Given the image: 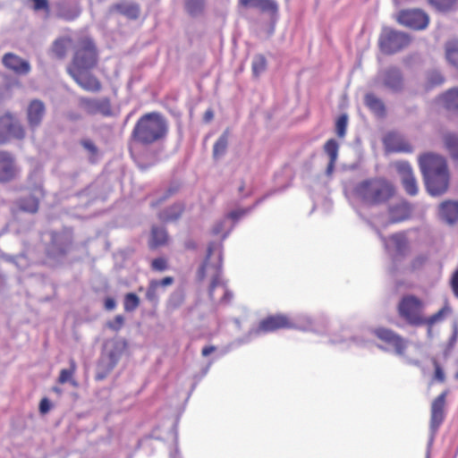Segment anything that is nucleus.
I'll use <instances>...</instances> for the list:
<instances>
[{
	"label": "nucleus",
	"mask_w": 458,
	"mask_h": 458,
	"mask_svg": "<svg viewBox=\"0 0 458 458\" xmlns=\"http://www.w3.org/2000/svg\"><path fill=\"white\" fill-rule=\"evenodd\" d=\"M222 244L216 243V242H209L207 250V256L200 265L197 272V278L199 281L205 279L207 270H212V279L208 288L209 298L215 300V291L220 289L222 291V297L220 302L228 304L233 298V293L227 289L225 281L222 278Z\"/></svg>",
	"instance_id": "1"
},
{
	"label": "nucleus",
	"mask_w": 458,
	"mask_h": 458,
	"mask_svg": "<svg viewBox=\"0 0 458 458\" xmlns=\"http://www.w3.org/2000/svg\"><path fill=\"white\" fill-rule=\"evenodd\" d=\"M394 185L383 177H372L357 182L351 191V197L366 208L387 202L394 195Z\"/></svg>",
	"instance_id": "2"
},
{
	"label": "nucleus",
	"mask_w": 458,
	"mask_h": 458,
	"mask_svg": "<svg viewBox=\"0 0 458 458\" xmlns=\"http://www.w3.org/2000/svg\"><path fill=\"white\" fill-rule=\"evenodd\" d=\"M167 131L168 124L164 115L151 112L138 119L131 131V140L140 145H149L165 139Z\"/></svg>",
	"instance_id": "3"
},
{
	"label": "nucleus",
	"mask_w": 458,
	"mask_h": 458,
	"mask_svg": "<svg viewBox=\"0 0 458 458\" xmlns=\"http://www.w3.org/2000/svg\"><path fill=\"white\" fill-rule=\"evenodd\" d=\"M355 210L358 216L361 219L365 220L368 225L375 230L380 238L387 254L390 256L392 260V265L389 268L390 273L393 275L397 273L401 269V264L410 250V245L406 234L404 233H396L390 235L389 237H386L377 227L372 225V223L368 218L363 216L359 208H355Z\"/></svg>",
	"instance_id": "4"
},
{
	"label": "nucleus",
	"mask_w": 458,
	"mask_h": 458,
	"mask_svg": "<svg viewBox=\"0 0 458 458\" xmlns=\"http://www.w3.org/2000/svg\"><path fill=\"white\" fill-rule=\"evenodd\" d=\"M281 328H288L287 316L282 314L269 316L262 319L257 327H251L247 334L231 343L223 353H227L232 348L248 344L264 334L271 333Z\"/></svg>",
	"instance_id": "5"
},
{
	"label": "nucleus",
	"mask_w": 458,
	"mask_h": 458,
	"mask_svg": "<svg viewBox=\"0 0 458 458\" xmlns=\"http://www.w3.org/2000/svg\"><path fill=\"white\" fill-rule=\"evenodd\" d=\"M273 192H268L266 195L259 198L253 205L231 210L227 212L221 219L217 220L212 229L211 233L213 235H221V243L225 241L233 230L236 224L243 217L250 214L259 205H260L266 199L271 196Z\"/></svg>",
	"instance_id": "6"
},
{
	"label": "nucleus",
	"mask_w": 458,
	"mask_h": 458,
	"mask_svg": "<svg viewBox=\"0 0 458 458\" xmlns=\"http://www.w3.org/2000/svg\"><path fill=\"white\" fill-rule=\"evenodd\" d=\"M46 242L47 256L55 261L63 259L71 250L72 242V233L71 230L64 229L62 231H49L43 234Z\"/></svg>",
	"instance_id": "7"
},
{
	"label": "nucleus",
	"mask_w": 458,
	"mask_h": 458,
	"mask_svg": "<svg viewBox=\"0 0 458 458\" xmlns=\"http://www.w3.org/2000/svg\"><path fill=\"white\" fill-rule=\"evenodd\" d=\"M423 302L420 298L412 294H406L401 298L397 306V312L408 326L412 327H421L425 324L423 316Z\"/></svg>",
	"instance_id": "8"
},
{
	"label": "nucleus",
	"mask_w": 458,
	"mask_h": 458,
	"mask_svg": "<svg viewBox=\"0 0 458 458\" xmlns=\"http://www.w3.org/2000/svg\"><path fill=\"white\" fill-rule=\"evenodd\" d=\"M98 63V53L94 42L90 38L80 41L75 49L72 64L67 72L90 71Z\"/></svg>",
	"instance_id": "9"
},
{
	"label": "nucleus",
	"mask_w": 458,
	"mask_h": 458,
	"mask_svg": "<svg viewBox=\"0 0 458 458\" xmlns=\"http://www.w3.org/2000/svg\"><path fill=\"white\" fill-rule=\"evenodd\" d=\"M330 326L329 318L321 314L312 318L306 313H297L292 317H287L288 328H294L302 331H313L319 335L327 334Z\"/></svg>",
	"instance_id": "10"
},
{
	"label": "nucleus",
	"mask_w": 458,
	"mask_h": 458,
	"mask_svg": "<svg viewBox=\"0 0 458 458\" xmlns=\"http://www.w3.org/2000/svg\"><path fill=\"white\" fill-rule=\"evenodd\" d=\"M411 41L408 33L386 27L379 35L378 45L383 54L393 55L408 47Z\"/></svg>",
	"instance_id": "11"
},
{
	"label": "nucleus",
	"mask_w": 458,
	"mask_h": 458,
	"mask_svg": "<svg viewBox=\"0 0 458 458\" xmlns=\"http://www.w3.org/2000/svg\"><path fill=\"white\" fill-rule=\"evenodd\" d=\"M372 333L380 341L386 344V347L379 346L384 351H391L397 356H404V352L408 347V341L393 331L386 327H377L372 330Z\"/></svg>",
	"instance_id": "12"
},
{
	"label": "nucleus",
	"mask_w": 458,
	"mask_h": 458,
	"mask_svg": "<svg viewBox=\"0 0 458 458\" xmlns=\"http://www.w3.org/2000/svg\"><path fill=\"white\" fill-rule=\"evenodd\" d=\"M375 81L393 93H400L404 89L403 73L394 65L379 70Z\"/></svg>",
	"instance_id": "13"
},
{
	"label": "nucleus",
	"mask_w": 458,
	"mask_h": 458,
	"mask_svg": "<svg viewBox=\"0 0 458 458\" xmlns=\"http://www.w3.org/2000/svg\"><path fill=\"white\" fill-rule=\"evenodd\" d=\"M446 394V392H443L433 401L431 405V417L429 426L430 434L427 445L426 458H429L430 449L433 445L436 434L437 433L439 427L441 426L445 420L444 407Z\"/></svg>",
	"instance_id": "14"
},
{
	"label": "nucleus",
	"mask_w": 458,
	"mask_h": 458,
	"mask_svg": "<svg viewBox=\"0 0 458 458\" xmlns=\"http://www.w3.org/2000/svg\"><path fill=\"white\" fill-rule=\"evenodd\" d=\"M396 20L401 25L413 30H425L429 23L428 15L420 9L401 10L396 16Z\"/></svg>",
	"instance_id": "15"
},
{
	"label": "nucleus",
	"mask_w": 458,
	"mask_h": 458,
	"mask_svg": "<svg viewBox=\"0 0 458 458\" xmlns=\"http://www.w3.org/2000/svg\"><path fill=\"white\" fill-rule=\"evenodd\" d=\"M418 161L423 177L448 170L445 158L436 153H424L419 157Z\"/></svg>",
	"instance_id": "16"
},
{
	"label": "nucleus",
	"mask_w": 458,
	"mask_h": 458,
	"mask_svg": "<svg viewBox=\"0 0 458 458\" xmlns=\"http://www.w3.org/2000/svg\"><path fill=\"white\" fill-rule=\"evenodd\" d=\"M80 107L89 115L100 114L109 117L113 114L111 102L108 98L82 97L79 99Z\"/></svg>",
	"instance_id": "17"
},
{
	"label": "nucleus",
	"mask_w": 458,
	"mask_h": 458,
	"mask_svg": "<svg viewBox=\"0 0 458 458\" xmlns=\"http://www.w3.org/2000/svg\"><path fill=\"white\" fill-rule=\"evenodd\" d=\"M23 127L10 114L0 117V145L6 143L11 138L23 139Z\"/></svg>",
	"instance_id": "18"
},
{
	"label": "nucleus",
	"mask_w": 458,
	"mask_h": 458,
	"mask_svg": "<svg viewBox=\"0 0 458 458\" xmlns=\"http://www.w3.org/2000/svg\"><path fill=\"white\" fill-rule=\"evenodd\" d=\"M425 187L429 195L437 197L444 194L449 186L448 170L423 177Z\"/></svg>",
	"instance_id": "19"
},
{
	"label": "nucleus",
	"mask_w": 458,
	"mask_h": 458,
	"mask_svg": "<svg viewBox=\"0 0 458 458\" xmlns=\"http://www.w3.org/2000/svg\"><path fill=\"white\" fill-rule=\"evenodd\" d=\"M395 167L401 176L405 192L410 196L417 195L419 187L411 164L407 161H400L396 163Z\"/></svg>",
	"instance_id": "20"
},
{
	"label": "nucleus",
	"mask_w": 458,
	"mask_h": 458,
	"mask_svg": "<svg viewBox=\"0 0 458 458\" xmlns=\"http://www.w3.org/2000/svg\"><path fill=\"white\" fill-rule=\"evenodd\" d=\"M386 149L394 153H412L413 147L404 137L395 131L386 133L383 139Z\"/></svg>",
	"instance_id": "21"
},
{
	"label": "nucleus",
	"mask_w": 458,
	"mask_h": 458,
	"mask_svg": "<svg viewBox=\"0 0 458 458\" xmlns=\"http://www.w3.org/2000/svg\"><path fill=\"white\" fill-rule=\"evenodd\" d=\"M70 76L84 90L88 92H99L102 89L101 82L89 71L69 72Z\"/></svg>",
	"instance_id": "22"
},
{
	"label": "nucleus",
	"mask_w": 458,
	"mask_h": 458,
	"mask_svg": "<svg viewBox=\"0 0 458 458\" xmlns=\"http://www.w3.org/2000/svg\"><path fill=\"white\" fill-rule=\"evenodd\" d=\"M43 197L44 191L41 186H38L29 195L17 199L16 205L21 211L34 214L38 211L39 200Z\"/></svg>",
	"instance_id": "23"
},
{
	"label": "nucleus",
	"mask_w": 458,
	"mask_h": 458,
	"mask_svg": "<svg viewBox=\"0 0 458 458\" xmlns=\"http://www.w3.org/2000/svg\"><path fill=\"white\" fill-rule=\"evenodd\" d=\"M18 168L13 156L6 151H0V182H5L15 178Z\"/></svg>",
	"instance_id": "24"
},
{
	"label": "nucleus",
	"mask_w": 458,
	"mask_h": 458,
	"mask_svg": "<svg viewBox=\"0 0 458 458\" xmlns=\"http://www.w3.org/2000/svg\"><path fill=\"white\" fill-rule=\"evenodd\" d=\"M2 63L6 68L19 75H26L31 70L30 64L27 60L13 53H6L2 58Z\"/></svg>",
	"instance_id": "25"
},
{
	"label": "nucleus",
	"mask_w": 458,
	"mask_h": 458,
	"mask_svg": "<svg viewBox=\"0 0 458 458\" xmlns=\"http://www.w3.org/2000/svg\"><path fill=\"white\" fill-rule=\"evenodd\" d=\"M439 219L449 225H453L458 222V200H445L443 201L437 210Z\"/></svg>",
	"instance_id": "26"
},
{
	"label": "nucleus",
	"mask_w": 458,
	"mask_h": 458,
	"mask_svg": "<svg viewBox=\"0 0 458 458\" xmlns=\"http://www.w3.org/2000/svg\"><path fill=\"white\" fill-rule=\"evenodd\" d=\"M46 113V107L41 100H32L27 108V119L30 128L34 131L41 123Z\"/></svg>",
	"instance_id": "27"
},
{
	"label": "nucleus",
	"mask_w": 458,
	"mask_h": 458,
	"mask_svg": "<svg viewBox=\"0 0 458 458\" xmlns=\"http://www.w3.org/2000/svg\"><path fill=\"white\" fill-rule=\"evenodd\" d=\"M411 208L406 201H401L389 206L388 216L391 224L403 222L409 218Z\"/></svg>",
	"instance_id": "28"
},
{
	"label": "nucleus",
	"mask_w": 458,
	"mask_h": 458,
	"mask_svg": "<svg viewBox=\"0 0 458 458\" xmlns=\"http://www.w3.org/2000/svg\"><path fill=\"white\" fill-rule=\"evenodd\" d=\"M438 103L447 111L458 114V88H453L440 95Z\"/></svg>",
	"instance_id": "29"
},
{
	"label": "nucleus",
	"mask_w": 458,
	"mask_h": 458,
	"mask_svg": "<svg viewBox=\"0 0 458 458\" xmlns=\"http://www.w3.org/2000/svg\"><path fill=\"white\" fill-rule=\"evenodd\" d=\"M185 206L182 202H176L159 212L158 217L162 222L170 223L177 221L184 212Z\"/></svg>",
	"instance_id": "30"
},
{
	"label": "nucleus",
	"mask_w": 458,
	"mask_h": 458,
	"mask_svg": "<svg viewBox=\"0 0 458 458\" xmlns=\"http://www.w3.org/2000/svg\"><path fill=\"white\" fill-rule=\"evenodd\" d=\"M113 9L115 10L120 14L127 17L131 20H136L139 18L140 13V7L137 3L133 2H121L117 3L113 6Z\"/></svg>",
	"instance_id": "31"
},
{
	"label": "nucleus",
	"mask_w": 458,
	"mask_h": 458,
	"mask_svg": "<svg viewBox=\"0 0 458 458\" xmlns=\"http://www.w3.org/2000/svg\"><path fill=\"white\" fill-rule=\"evenodd\" d=\"M56 14L64 21H72L80 16L81 9L77 4L62 3L57 6Z\"/></svg>",
	"instance_id": "32"
},
{
	"label": "nucleus",
	"mask_w": 458,
	"mask_h": 458,
	"mask_svg": "<svg viewBox=\"0 0 458 458\" xmlns=\"http://www.w3.org/2000/svg\"><path fill=\"white\" fill-rule=\"evenodd\" d=\"M119 360V355L115 351H110L106 356H103L99 364L98 369L104 368L105 372L98 371L97 374L98 379H104L108 372H110L117 364Z\"/></svg>",
	"instance_id": "33"
},
{
	"label": "nucleus",
	"mask_w": 458,
	"mask_h": 458,
	"mask_svg": "<svg viewBox=\"0 0 458 458\" xmlns=\"http://www.w3.org/2000/svg\"><path fill=\"white\" fill-rule=\"evenodd\" d=\"M366 106L377 116L384 117L386 115V106L382 99L377 98L373 93H368L365 95Z\"/></svg>",
	"instance_id": "34"
},
{
	"label": "nucleus",
	"mask_w": 458,
	"mask_h": 458,
	"mask_svg": "<svg viewBox=\"0 0 458 458\" xmlns=\"http://www.w3.org/2000/svg\"><path fill=\"white\" fill-rule=\"evenodd\" d=\"M443 141L450 157L458 163V134L447 132L443 136Z\"/></svg>",
	"instance_id": "35"
},
{
	"label": "nucleus",
	"mask_w": 458,
	"mask_h": 458,
	"mask_svg": "<svg viewBox=\"0 0 458 458\" xmlns=\"http://www.w3.org/2000/svg\"><path fill=\"white\" fill-rule=\"evenodd\" d=\"M329 343L331 344H346L350 345L351 343L359 344L357 337L352 336L346 327L341 328L339 333H333L329 336Z\"/></svg>",
	"instance_id": "36"
},
{
	"label": "nucleus",
	"mask_w": 458,
	"mask_h": 458,
	"mask_svg": "<svg viewBox=\"0 0 458 458\" xmlns=\"http://www.w3.org/2000/svg\"><path fill=\"white\" fill-rule=\"evenodd\" d=\"M258 11L268 14L273 23L278 20L279 5L276 0H261Z\"/></svg>",
	"instance_id": "37"
},
{
	"label": "nucleus",
	"mask_w": 458,
	"mask_h": 458,
	"mask_svg": "<svg viewBox=\"0 0 458 458\" xmlns=\"http://www.w3.org/2000/svg\"><path fill=\"white\" fill-rule=\"evenodd\" d=\"M229 131H225L213 146V157L216 160L223 157L228 148Z\"/></svg>",
	"instance_id": "38"
},
{
	"label": "nucleus",
	"mask_w": 458,
	"mask_h": 458,
	"mask_svg": "<svg viewBox=\"0 0 458 458\" xmlns=\"http://www.w3.org/2000/svg\"><path fill=\"white\" fill-rule=\"evenodd\" d=\"M167 232L165 228L159 226H153L151 230L149 247L151 249H155L159 246L165 245L167 242Z\"/></svg>",
	"instance_id": "39"
},
{
	"label": "nucleus",
	"mask_w": 458,
	"mask_h": 458,
	"mask_svg": "<svg viewBox=\"0 0 458 458\" xmlns=\"http://www.w3.org/2000/svg\"><path fill=\"white\" fill-rule=\"evenodd\" d=\"M81 145L88 151L90 163H97L100 159V151L90 139H82Z\"/></svg>",
	"instance_id": "40"
},
{
	"label": "nucleus",
	"mask_w": 458,
	"mask_h": 458,
	"mask_svg": "<svg viewBox=\"0 0 458 458\" xmlns=\"http://www.w3.org/2000/svg\"><path fill=\"white\" fill-rule=\"evenodd\" d=\"M69 42L67 38H59L54 41L51 51L55 57L62 59L65 56Z\"/></svg>",
	"instance_id": "41"
},
{
	"label": "nucleus",
	"mask_w": 458,
	"mask_h": 458,
	"mask_svg": "<svg viewBox=\"0 0 458 458\" xmlns=\"http://www.w3.org/2000/svg\"><path fill=\"white\" fill-rule=\"evenodd\" d=\"M205 7V0H186L185 1V9L187 13L192 16L196 17L202 13Z\"/></svg>",
	"instance_id": "42"
},
{
	"label": "nucleus",
	"mask_w": 458,
	"mask_h": 458,
	"mask_svg": "<svg viewBox=\"0 0 458 458\" xmlns=\"http://www.w3.org/2000/svg\"><path fill=\"white\" fill-rule=\"evenodd\" d=\"M267 68V59L261 55H256L251 63V70L254 77H259Z\"/></svg>",
	"instance_id": "43"
},
{
	"label": "nucleus",
	"mask_w": 458,
	"mask_h": 458,
	"mask_svg": "<svg viewBox=\"0 0 458 458\" xmlns=\"http://www.w3.org/2000/svg\"><path fill=\"white\" fill-rule=\"evenodd\" d=\"M445 82V77L443 74L437 70L429 71L427 73V88L432 89L437 86H440Z\"/></svg>",
	"instance_id": "44"
},
{
	"label": "nucleus",
	"mask_w": 458,
	"mask_h": 458,
	"mask_svg": "<svg viewBox=\"0 0 458 458\" xmlns=\"http://www.w3.org/2000/svg\"><path fill=\"white\" fill-rule=\"evenodd\" d=\"M140 305V298L134 293H128L124 295L123 308L126 312L134 311Z\"/></svg>",
	"instance_id": "45"
},
{
	"label": "nucleus",
	"mask_w": 458,
	"mask_h": 458,
	"mask_svg": "<svg viewBox=\"0 0 458 458\" xmlns=\"http://www.w3.org/2000/svg\"><path fill=\"white\" fill-rule=\"evenodd\" d=\"M324 151L328 155L329 159L336 161L339 151L338 142L335 139L328 140L324 145Z\"/></svg>",
	"instance_id": "46"
},
{
	"label": "nucleus",
	"mask_w": 458,
	"mask_h": 458,
	"mask_svg": "<svg viewBox=\"0 0 458 458\" xmlns=\"http://www.w3.org/2000/svg\"><path fill=\"white\" fill-rule=\"evenodd\" d=\"M157 283L151 280L146 290V299L153 305H157L159 300Z\"/></svg>",
	"instance_id": "47"
},
{
	"label": "nucleus",
	"mask_w": 458,
	"mask_h": 458,
	"mask_svg": "<svg viewBox=\"0 0 458 458\" xmlns=\"http://www.w3.org/2000/svg\"><path fill=\"white\" fill-rule=\"evenodd\" d=\"M76 369V363L73 360H70V368L64 369L60 371L58 381L61 384H64L67 382L72 381V375L74 374Z\"/></svg>",
	"instance_id": "48"
},
{
	"label": "nucleus",
	"mask_w": 458,
	"mask_h": 458,
	"mask_svg": "<svg viewBox=\"0 0 458 458\" xmlns=\"http://www.w3.org/2000/svg\"><path fill=\"white\" fill-rule=\"evenodd\" d=\"M184 301V293L182 290H177V291H174L169 297V300H168V307L171 309V310H176L178 309L180 306H182V304L183 303Z\"/></svg>",
	"instance_id": "49"
},
{
	"label": "nucleus",
	"mask_w": 458,
	"mask_h": 458,
	"mask_svg": "<svg viewBox=\"0 0 458 458\" xmlns=\"http://www.w3.org/2000/svg\"><path fill=\"white\" fill-rule=\"evenodd\" d=\"M446 59L458 70V46L450 43L446 46Z\"/></svg>",
	"instance_id": "50"
},
{
	"label": "nucleus",
	"mask_w": 458,
	"mask_h": 458,
	"mask_svg": "<svg viewBox=\"0 0 458 458\" xmlns=\"http://www.w3.org/2000/svg\"><path fill=\"white\" fill-rule=\"evenodd\" d=\"M348 116L345 114H341L335 123V131L339 137H344L346 133Z\"/></svg>",
	"instance_id": "51"
},
{
	"label": "nucleus",
	"mask_w": 458,
	"mask_h": 458,
	"mask_svg": "<svg viewBox=\"0 0 458 458\" xmlns=\"http://www.w3.org/2000/svg\"><path fill=\"white\" fill-rule=\"evenodd\" d=\"M429 3L438 11L445 12L450 10L455 3V0H428Z\"/></svg>",
	"instance_id": "52"
},
{
	"label": "nucleus",
	"mask_w": 458,
	"mask_h": 458,
	"mask_svg": "<svg viewBox=\"0 0 458 458\" xmlns=\"http://www.w3.org/2000/svg\"><path fill=\"white\" fill-rule=\"evenodd\" d=\"M124 324V317L123 315H117L114 320L108 321L107 327L113 331L118 332Z\"/></svg>",
	"instance_id": "53"
},
{
	"label": "nucleus",
	"mask_w": 458,
	"mask_h": 458,
	"mask_svg": "<svg viewBox=\"0 0 458 458\" xmlns=\"http://www.w3.org/2000/svg\"><path fill=\"white\" fill-rule=\"evenodd\" d=\"M428 259V255L419 254L412 259L411 264V268L412 270L420 269L426 264Z\"/></svg>",
	"instance_id": "54"
},
{
	"label": "nucleus",
	"mask_w": 458,
	"mask_h": 458,
	"mask_svg": "<svg viewBox=\"0 0 458 458\" xmlns=\"http://www.w3.org/2000/svg\"><path fill=\"white\" fill-rule=\"evenodd\" d=\"M151 267L156 271H165L167 268V261L164 258L154 259L151 262Z\"/></svg>",
	"instance_id": "55"
},
{
	"label": "nucleus",
	"mask_w": 458,
	"mask_h": 458,
	"mask_svg": "<svg viewBox=\"0 0 458 458\" xmlns=\"http://www.w3.org/2000/svg\"><path fill=\"white\" fill-rule=\"evenodd\" d=\"M445 315V309H441L437 313L433 314L429 318H425V324L427 326H433L435 323L443 319Z\"/></svg>",
	"instance_id": "56"
},
{
	"label": "nucleus",
	"mask_w": 458,
	"mask_h": 458,
	"mask_svg": "<svg viewBox=\"0 0 458 458\" xmlns=\"http://www.w3.org/2000/svg\"><path fill=\"white\" fill-rule=\"evenodd\" d=\"M35 11L46 10L49 11V4L47 0H31Z\"/></svg>",
	"instance_id": "57"
},
{
	"label": "nucleus",
	"mask_w": 458,
	"mask_h": 458,
	"mask_svg": "<svg viewBox=\"0 0 458 458\" xmlns=\"http://www.w3.org/2000/svg\"><path fill=\"white\" fill-rule=\"evenodd\" d=\"M261 0H239V5L258 10Z\"/></svg>",
	"instance_id": "58"
},
{
	"label": "nucleus",
	"mask_w": 458,
	"mask_h": 458,
	"mask_svg": "<svg viewBox=\"0 0 458 458\" xmlns=\"http://www.w3.org/2000/svg\"><path fill=\"white\" fill-rule=\"evenodd\" d=\"M177 191V188L176 187H174V186H171L169 187L166 191L165 192V194L158 199L157 202L156 203H152V206H157L158 204H160L161 202L165 201V199H167L168 198H170L172 195H174Z\"/></svg>",
	"instance_id": "59"
},
{
	"label": "nucleus",
	"mask_w": 458,
	"mask_h": 458,
	"mask_svg": "<svg viewBox=\"0 0 458 458\" xmlns=\"http://www.w3.org/2000/svg\"><path fill=\"white\" fill-rule=\"evenodd\" d=\"M51 409V402L47 397H44L39 403V411L42 414L47 413Z\"/></svg>",
	"instance_id": "60"
},
{
	"label": "nucleus",
	"mask_w": 458,
	"mask_h": 458,
	"mask_svg": "<svg viewBox=\"0 0 458 458\" xmlns=\"http://www.w3.org/2000/svg\"><path fill=\"white\" fill-rule=\"evenodd\" d=\"M451 287L454 296L458 298V268L454 272L452 276Z\"/></svg>",
	"instance_id": "61"
},
{
	"label": "nucleus",
	"mask_w": 458,
	"mask_h": 458,
	"mask_svg": "<svg viewBox=\"0 0 458 458\" xmlns=\"http://www.w3.org/2000/svg\"><path fill=\"white\" fill-rule=\"evenodd\" d=\"M435 366V378L437 381L443 382L445 380V373L440 365L435 360L434 361Z\"/></svg>",
	"instance_id": "62"
},
{
	"label": "nucleus",
	"mask_w": 458,
	"mask_h": 458,
	"mask_svg": "<svg viewBox=\"0 0 458 458\" xmlns=\"http://www.w3.org/2000/svg\"><path fill=\"white\" fill-rule=\"evenodd\" d=\"M105 309L107 310H112L116 307V301L113 297H107L104 301Z\"/></svg>",
	"instance_id": "63"
},
{
	"label": "nucleus",
	"mask_w": 458,
	"mask_h": 458,
	"mask_svg": "<svg viewBox=\"0 0 458 458\" xmlns=\"http://www.w3.org/2000/svg\"><path fill=\"white\" fill-rule=\"evenodd\" d=\"M154 282L157 283V286H167L173 284L174 278L172 276H165L161 280H153Z\"/></svg>",
	"instance_id": "64"
}]
</instances>
